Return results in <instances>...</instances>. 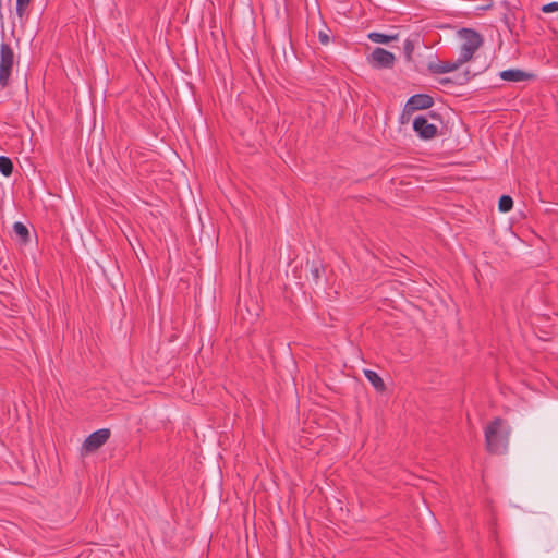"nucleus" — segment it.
<instances>
[{"label":"nucleus","instance_id":"14","mask_svg":"<svg viewBox=\"0 0 558 558\" xmlns=\"http://www.w3.org/2000/svg\"><path fill=\"white\" fill-rule=\"evenodd\" d=\"M325 272V268L320 262H313L311 267V276L315 283H318V281L322 278V274Z\"/></svg>","mask_w":558,"mask_h":558},{"label":"nucleus","instance_id":"22","mask_svg":"<svg viewBox=\"0 0 558 558\" xmlns=\"http://www.w3.org/2000/svg\"><path fill=\"white\" fill-rule=\"evenodd\" d=\"M468 75H469V72H466V73L464 74V82H468V81H469V76H468Z\"/></svg>","mask_w":558,"mask_h":558},{"label":"nucleus","instance_id":"5","mask_svg":"<svg viewBox=\"0 0 558 558\" xmlns=\"http://www.w3.org/2000/svg\"><path fill=\"white\" fill-rule=\"evenodd\" d=\"M413 130L420 138L428 141L437 135V126L429 123L427 116L420 114L413 120Z\"/></svg>","mask_w":558,"mask_h":558},{"label":"nucleus","instance_id":"13","mask_svg":"<svg viewBox=\"0 0 558 558\" xmlns=\"http://www.w3.org/2000/svg\"><path fill=\"white\" fill-rule=\"evenodd\" d=\"M13 172V162L7 156H0V173L10 177Z\"/></svg>","mask_w":558,"mask_h":558},{"label":"nucleus","instance_id":"1","mask_svg":"<svg viewBox=\"0 0 558 558\" xmlns=\"http://www.w3.org/2000/svg\"><path fill=\"white\" fill-rule=\"evenodd\" d=\"M510 427L501 417H495L485 428L486 448L490 453L501 454L508 448Z\"/></svg>","mask_w":558,"mask_h":558},{"label":"nucleus","instance_id":"11","mask_svg":"<svg viewBox=\"0 0 558 558\" xmlns=\"http://www.w3.org/2000/svg\"><path fill=\"white\" fill-rule=\"evenodd\" d=\"M13 231L22 244H26L29 242V231L23 222H21V221L14 222Z\"/></svg>","mask_w":558,"mask_h":558},{"label":"nucleus","instance_id":"2","mask_svg":"<svg viewBox=\"0 0 558 558\" xmlns=\"http://www.w3.org/2000/svg\"><path fill=\"white\" fill-rule=\"evenodd\" d=\"M458 37L461 40L459 63H466L483 45V37L475 29L465 27L458 31Z\"/></svg>","mask_w":558,"mask_h":558},{"label":"nucleus","instance_id":"21","mask_svg":"<svg viewBox=\"0 0 558 558\" xmlns=\"http://www.w3.org/2000/svg\"><path fill=\"white\" fill-rule=\"evenodd\" d=\"M451 82H452V80H451V78H448V77H445V78H441V80H440V83H441V84H444V85L449 84V83H451Z\"/></svg>","mask_w":558,"mask_h":558},{"label":"nucleus","instance_id":"6","mask_svg":"<svg viewBox=\"0 0 558 558\" xmlns=\"http://www.w3.org/2000/svg\"><path fill=\"white\" fill-rule=\"evenodd\" d=\"M110 429L108 428H100L92 433L83 442V449L85 452L96 451L107 442V440L110 438Z\"/></svg>","mask_w":558,"mask_h":558},{"label":"nucleus","instance_id":"9","mask_svg":"<svg viewBox=\"0 0 558 558\" xmlns=\"http://www.w3.org/2000/svg\"><path fill=\"white\" fill-rule=\"evenodd\" d=\"M499 76L507 82H522L533 78L534 75L519 69H508L501 71Z\"/></svg>","mask_w":558,"mask_h":558},{"label":"nucleus","instance_id":"10","mask_svg":"<svg viewBox=\"0 0 558 558\" xmlns=\"http://www.w3.org/2000/svg\"><path fill=\"white\" fill-rule=\"evenodd\" d=\"M364 376L372 384L377 391L385 390V383L383 378L373 369H364Z\"/></svg>","mask_w":558,"mask_h":558},{"label":"nucleus","instance_id":"3","mask_svg":"<svg viewBox=\"0 0 558 558\" xmlns=\"http://www.w3.org/2000/svg\"><path fill=\"white\" fill-rule=\"evenodd\" d=\"M14 52L7 43L0 45V87L5 88L10 84L14 65Z\"/></svg>","mask_w":558,"mask_h":558},{"label":"nucleus","instance_id":"16","mask_svg":"<svg viewBox=\"0 0 558 558\" xmlns=\"http://www.w3.org/2000/svg\"><path fill=\"white\" fill-rule=\"evenodd\" d=\"M414 51V41L410 38L405 39L403 44V53L408 62L412 61V54Z\"/></svg>","mask_w":558,"mask_h":558},{"label":"nucleus","instance_id":"15","mask_svg":"<svg viewBox=\"0 0 558 558\" xmlns=\"http://www.w3.org/2000/svg\"><path fill=\"white\" fill-rule=\"evenodd\" d=\"M513 207V199L509 195H502L498 201V209L501 213H508Z\"/></svg>","mask_w":558,"mask_h":558},{"label":"nucleus","instance_id":"7","mask_svg":"<svg viewBox=\"0 0 558 558\" xmlns=\"http://www.w3.org/2000/svg\"><path fill=\"white\" fill-rule=\"evenodd\" d=\"M434 105V99L427 94H415L411 96L404 107V111L413 112L416 110L429 109Z\"/></svg>","mask_w":558,"mask_h":558},{"label":"nucleus","instance_id":"20","mask_svg":"<svg viewBox=\"0 0 558 558\" xmlns=\"http://www.w3.org/2000/svg\"><path fill=\"white\" fill-rule=\"evenodd\" d=\"M426 116L433 120H440V114L435 111H428Z\"/></svg>","mask_w":558,"mask_h":558},{"label":"nucleus","instance_id":"18","mask_svg":"<svg viewBox=\"0 0 558 558\" xmlns=\"http://www.w3.org/2000/svg\"><path fill=\"white\" fill-rule=\"evenodd\" d=\"M544 13H551L558 11V2L554 1L542 7Z\"/></svg>","mask_w":558,"mask_h":558},{"label":"nucleus","instance_id":"8","mask_svg":"<svg viewBox=\"0 0 558 558\" xmlns=\"http://www.w3.org/2000/svg\"><path fill=\"white\" fill-rule=\"evenodd\" d=\"M463 63H459V58L453 61H436L428 63V71L432 74H445L458 70Z\"/></svg>","mask_w":558,"mask_h":558},{"label":"nucleus","instance_id":"12","mask_svg":"<svg viewBox=\"0 0 558 558\" xmlns=\"http://www.w3.org/2000/svg\"><path fill=\"white\" fill-rule=\"evenodd\" d=\"M368 39L376 44H388L398 38V35H386L384 33L372 32L368 34Z\"/></svg>","mask_w":558,"mask_h":558},{"label":"nucleus","instance_id":"4","mask_svg":"<svg viewBox=\"0 0 558 558\" xmlns=\"http://www.w3.org/2000/svg\"><path fill=\"white\" fill-rule=\"evenodd\" d=\"M368 64L376 70L392 69L396 62V57L392 52L376 47L367 57Z\"/></svg>","mask_w":558,"mask_h":558},{"label":"nucleus","instance_id":"17","mask_svg":"<svg viewBox=\"0 0 558 558\" xmlns=\"http://www.w3.org/2000/svg\"><path fill=\"white\" fill-rule=\"evenodd\" d=\"M32 0H16V14L23 17Z\"/></svg>","mask_w":558,"mask_h":558},{"label":"nucleus","instance_id":"19","mask_svg":"<svg viewBox=\"0 0 558 558\" xmlns=\"http://www.w3.org/2000/svg\"><path fill=\"white\" fill-rule=\"evenodd\" d=\"M318 38L323 45H327L329 43V36L324 32H319Z\"/></svg>","mask_w":558,"mask_h":558}]
</instances>
